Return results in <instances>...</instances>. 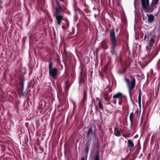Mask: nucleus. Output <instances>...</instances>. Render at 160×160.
<instances>
[{"label": "nucleus", "mask_w": 160, "mask_h": 160, "mask_svg": "<svg viewBox=\"0 0 160 160\" xmlns=\"http://www.w3.org/2000/svg\"><path fill=\"white\" fill-rule=\"evenodd\" d=\"M74 10L77 12L78 13H79L81 12L82 11L79 8H78V6L75 7H74Z\"/></svg>", "instance_id": "obj_28"}, {"label": "nucleus", "mask_w": 160, "mask_h": 160, "mask_svg": "<svg viewBox=\"0 0 160 160\" xmlns=\"http://www.w3.org/2000/svg\"><path fill=\"white\" fill-rule=\"evenodd\" d=\"M85 59H87V63H88V62L89 61V60L88 59V57H85L84 58V59L85 60Z\"/></svg>", "instance_id": "obj_40"}, {"label": "nucleus", "mask_w": 160, "mask_h": 160, "mask_svg": "<svg viewBox=\"0 0 160 160\" xmlns=\"http://www.w3.org/2000/svg\"><path fill=\"white\" fill-rule=\"evenodd\" d=\"M101 47L102 48L104 49H107L108 48V46L107 45L105 41H102L100 43Z\"/></svg>", "instance_id": "obj_15"}, {"label": "nucleus", "mask_w": 160, "mask_h": 160, "mask_svg": "<svg viewBox=\"0 0 160 160\" xmlns=\"http://www.w3.org/2000/svg\"><path fill=\"white\" fill-rule=\"evenodd\" d=\"M128 148L130 151L133 150V148L134 147V144L132 141L130 139L128 140Z\"/></svg>", "instance_id": "obj_9"}, {"label": "nucleus", "mask_w": 160, "mask_h": 160, "mask_svg": "<svg viewBox=\"0 0 160 160\" xmlns=\"http://www.w3.org/2000/svg\"><path fill=\"white\" fill-rule=\"evenodd\" d=\"M58 98H59V101H60V102H61V100H60V98H59V97H58Z\"/></svg>", "instance_id": "obj_47"}, {"label": "nucleus", "mask_w": 160, "mask_h": 160, "mask_svg": "<svg viewBox=\"0 0 160 160\" xmlns=\"http://www.w3.org/2000/svg\"><path fill=\"white\" fill-rule=\"evenodd\" d=\"M107 70V67H105L104 68V71L105 72H106Z\"/></svg>", "instance_id": "obj_41"}, {"label": "nucleus", "mask_w": 160, "mask_h": 160, "mask_svg": "<svg viewBox=\"0 0 160 160\" xmlns=\"http://www.w3.org/2000/svg\"><path fill=\"white\" fill-rule=\"evenodd\" d=\"M156 37L155 28L149 32L148 38L149 37H150V38L149 40L148 45L146 47V49L147 50H151L155 41Z\"/></svg>", "instance_id": "obj_4"}, {"label": "nucleus", "mask_w": 160, "mask_h": 160, "mask_svg": "<svg viewBox=\"0 0 160 160\" xmlns=\"http://www.w3.org/2000/svg\"><path fill=\"white\" fill-rule=\"evenodd\" d=\"M157 64L158 65V67L159 68H160V59L158 61Z\"/></svg>", "instance_id": "obj_39"}, {"label": "nucleus", "mask_w": 160, "mask_h": 160, "mask_svg": "<svg viewBox=\"0 0 160 160\" xmlns=\"http://www.w3.org/2000/svg\"><path fill=\"white\" fill-rule=\"evenodd\" d=\"M95 133L93 131L92 127V126H91L89 128L88 131L87 136L86 137L88 139V138H89L90 135H93Z\"/></svg>", "instance_id": "obj_16"}, {"label": "nucleus", "mask_w": 160, "mask_h": 160, "mask_svg": "<svg viewBox=\"0 0 160 160\" xmlns=\"http://www.w3.org/2000/svg\"><path fill=\"white\" fill-rule=\"evenodd\" d=\"M65 89L66 91H68L71 86V84L69 80H67L65 82Z\"/></svg>", "instance_id": "obj_18"}, {"label": "nucleus", "mask_w": 160, "mask_h": 160, "mask_svg": "<svg viewBox=\"0 0 160 160\" xmlns=\"http://www.w3.org/2000/svg\"><path fill=\"white\" fill-rule=\"evenodd\" d=\"M79 14L82 17L84 18L86 16L85 14L82 11Z\"/></svg>", "instance_id": "obj_32"}, {"label": "nucleus", "mask_w": 160, "mask_h": 160, "mask_svg": "<svg viewBox=\"0 0 160 160\" xmlns=\"http://www.w3.org/2000/svg\"><path fill=\"white\" fill-rule=\"evenodd\" d=\"M93 10H97V9H96L95 7H94V8H93Z\"/></svg>", "instance_id": "obj_45"}, {"label": "nucleus", "mask_w": 160, "mask_h": 160, "mask_svg": "<svg viewBox=\"0 0 160 160\" xmlns=\"http://www.w3.org/2000/svg\"><path fill=\"white\" fill-rule=\"evenodd\" d=\"M153 6V5H152V4H151V5L150 6H149V5L148 7H146V9H144V10L146 12H151L154 10Z\"/></svg>", "instance_id": "obj_13"}, {"label": "nucleus", "mask_w": 160, "mask_h": 160, "mask_svg": "<svg viewBox=\"0 0 160 160\" xmlns=\"http://www.w3.org/2000/svg\"><path fill=\"white\" fill-rule=\"evenodd\" d=\"M46 105V102L44 100H42L39 102V108H44Z\"/></svg>", "instance_id": "obj_21"}, {"label": "nucleus", "mask_w": 160, "mask_h": 160, "mask_svg": "<svg viewBox=\"0 0 160 160\" xmlns=\"http://www.w3.org/2000/svg\"><path fill=\"white\" fill-rule=\"evenodd\" d=\"M87 75L86 73H83L82 75L80 74V76L79 79V81L84 83H85V81L87 79Z\"/></svg>", "instance_id": "obj_11"}, {"label": "nucleus", "mask_w": 160, "mask_h": 160, "mask_svg": "<svg viewBox=\"0 0 160 160\" xmlns=\"http://www.w3.org/2000/svg\"><path fill=\"white\" fill-rule=\"evenodd\" d=\"M159 0H152V5L155 6L158 2Z\"/></svg>", "instance_id": "obj_31"}, {"label": "nucleus", "mask_w": 160, "mask_h": 160, "mask_svg": "<svg viewBox=\"0 0 160 160\" xmlns=\"http://www.w3.org/2000/svg\"><path fill=\"white\" fill-rule=\"evenodd\" d=\"M63 7H55V11L53 12V15H61L60 13L62 11H63Z\"/></svg>", "instance_id": "obj_8"}, {"label": "nucleus", "mask_w": 160, "mask_h": 160, "mask_svg": "<svg viewBox=\"0 0 160 160\" xmlns=\"http://www.w3.org/2000/svg\"><path fill=\"white\" fill-rule=\"evenodd\" d=\"M141 3L142 7L144 10V9H146V7L149 5V0H141Z\"/></svg>", "instance_id": "obj_10"}, {"label": "nucleus", "mask_w": 160, "mask_h": 160, "mask_svg": "<svg viewBox=\"0 0 160 160\" xmlns=\"http://www.w3.org/2000/svg\"><path fill=\"white\" fill-rule=\"evenodd\" d=\"M101 112H100V115H101Z\"/></svg>", "instance_id": "obj_56"}, {"label": "nucleus", "mask_w": 160, "mask_h": 160, "mask_svg": "<svg viewBox=\"0 0 160 160\" xmlns=\"http://www.w3.org/2000/svg\"><path fill=\"white\" fill-rule=\"evenodd\" d=\"M136 112H138H138H139V111H138V110H137L136 111Z\"/></svg>", "instance_id": "obj_48"}, {"label": "nucleus", "mask_w": 160, "mask_h": 160, "mask_svg": "<svg viewBox=\"0 0 160 160\" xmlns=\"http://www.w3.org/2000/svg\"><path fill=\"white\" fill-rule=\"evenodd\" d=\"M129 77V78L125 77L124 80L128 89L129 96L131 98L132 92L134 88L136 85V79L132 75H130Z\"/></svg>", "instance_id": "obj_2"}, {"label": "nucleus", "mask_w": 160, "mask_h": 160, "mask_svg": "<svg viewBox=\"0 0 160 160\" xmlns=\"http://www.w3.org/2000/svg\"><path fill=\"white\" fill-rule=\"evenodd\" d=\"M24 79L23 78H21L20 79V82L19 84L20 85V87L19 88V90H20L22 93V92L23 91V89H24ZM22 95L23 96L24 95L22 94Z\"/></svg>", "instance_id": "obj_12"}, {"label": "nucleus", "mask_w": 160, "mask_h": 160, "mask_svg": "<svg viewBox=\"0 0 160 160\" xmlns=\"http://www.w3.org/2000/svg\"><path fill=\"white\" fill-rule=\"evenodd\" d=\"M99 108L102 110H103L104 108L102 105V102L101 99H99L98 102Z\"/></svg>", "instance_id": "obj_23"}, {"label": "nucleus", "mask_w": 160, "mask_h": 160, "mask_svg": "<svg viewBox=\"0 0 160 160\" xmlns=\"http://www.w3.org/2000/svg\"><path fill=\"white\" fill-rule=\"evenodd\" d=\"M110 37L111 42L110 52L112 55H116L117 54L116 48L118 46L121 45V42L120 40H118L116 37L113 27L110 31Z\"/></svg>", "instance_id": "obj_1"}, {"label": "nucleus", "mask_w": 160, "mask_h": 160, "mask_svg": "<svg viewBox=\"0 0 160 160\" xmlns=\"http://www.w3.org/2000/svg\"><path fill=\"white\" fill-rule=\"evenodd\" d=\"M36 125L37 127V128L40 125L39 124V119H37L36 121Z\"/></svg>", "instance_id": "obj_34"}, {"label": "nucleus", "mask_w": 160, "mask_h": 160, "mask_svg": "<svg viewBox=\"0 0 160 160\" xmlns=\"http://www.w3.org/2000/svg\"><path fill=\"white\" fill-rule=\"evenodd\" d=\"M59 91H60V88H59Z\"/></svg>", "instance_id": "obj_52"}, {"label": "nucleus", "mask_w": 160, "mask_h": 160, "mask_svg": "<svg viewBox=\"0 0 160 160\" xmlns=\"http://www.w3.org/2000/svg\"><path fill=\"white\" fill-rule=\"evenodd\" d=\"M113 100L112 102L115 105H116L117 103V99H119L118 103L119 105H121L123 102L127 100L126 97L121 92H118L115 94L113 96Z\"/></svg>", "instance_id": "obj_5"}, {"label": "nucleus", "mask_w": 160, "mask_h": 160, "mask_svg": "<svg viewBox=\"0 0 160 160\" xmlns=\"http://www.w3.org/2000/svg\"><path fill=\"white\" fill-rule=\"evenodd\" d=\"M95 128H96V127L95 126H94Z\"/></svg>", "instance_id": "obj_57"}, {"label": "nucleus", "mask_w": 160, "mask_h": 160, "mask_svg": "<svg viewBox=\"0 0 160 160\" xmlns=\"http://www.w3.org/2000/svg\"><path fill=\"white\" fill-rule=\"evenodd\" d=\"M141 89H140L138 97V104L140 107L141 106Z\"/></svg>", "instance_id": "obj_20"}, {"label": "nucleus", "mask_w": 160, "mask_h": 160, "mask_svg": "<svg viewBox=\"0 0 160 160\" xmlns=\"http://www.w3.org/2000/svg\"><path fill=\"white\" fill-rule=\"evenodd\" d=\"M92 142V139L91 138H89L87 140L85 144V151L86 153V158L87 159L88 153L89 151V147L91 145Z\"/></svg>", "instance_id": "obj_6"}, {"label": "nucleus", "mask_w": 160, "mask_h": 160, "mask_svg": "<svg viewBox=\"0 0 160 160\" xmlns=\"http://www.w3.org/2000/svg\"><path fill=\"white\" fill-rule=\"evenodd\" d=\"M64 26H62V28H64Z\"/></svg>", "instance_id": "obj_46"}, {"label": "nucleus", "mask_w": 160, "mask_h": 160, "mask_svg": "<svg viewBox=\"0 0 160 160\" xmlns=\"http://www.w3.org/2000/svg\"><path fill=\"white\" fill-rule=\"evenodd\" d=\"M114 134L116 136L118 137L121 136V132L117 128H115L114 129Z\"/></svg>", "instance_id": "obj_22"}, {"label": "nucleus", "mask_w": 160, "mask_h": 160, "mask_svg": "<svg viewBox=\"0 0 160 160\" xmlns=\"http://www.w3.org/2000/svg\"><path fill=\"white\" fill-rule=\"evenodd\" d=\"M140 126H141L142 124V123H143V119L142 118H141V120H140Z\"/></svg>", "instance_id": "obj_38"}, {"label": "nucleus", "mask_w": 160, "mask_h": 160, "mask_svg": "<svg viewBox=\"0 0 160 160\" xmlns=\"http://www.w3.org/2000/svg\"><path fill=\"white\" fill-rule=\"evenodd\" d=\"M111 98V96H109L108 92H105L104 93V99L105 101L107 102L110 101Z\"/></svg>", "instance_id": "obj_14"}, {"label": "nucleus", "mask_w": 160, "mask_h": 160, "mask_svg": "<svg viewBox=\"0 0 160 160\" xmlns=\"http://www.w3.org/2000/svg\"><path fill=\"white\" fill-rule=\"evenodd\" d=\"M83 94H84V98L83 100H82V102H83V103H84V102L87 99V91L86 90H84L83 92Z\"/></svg>", "instance_id": "obj_24"}, {"label": "nucleus", "mask_w": 160, "mask_h": 160, "mask_svg": "<svg viewBox=\"0 0 160 160\" xmlns=\"http://www.w3.org/2000/svg\"><path fill=\"white\" fill-rule=\"evenodd\" d=\"M53 16L55 18L58 25L60 26L61 25V22L63 19V14L53 15Z\"/></svg>", "instance_id": "obj_7"}, {"label": "nucleus", "mask_w": 160, "mask_h": 160, "mask_svg": "<svg viewBox=\"0 0 160 160\" xmlns=\"http://www.w3.org/2000/svg\"><path fill=\"white\" fill-rule=\"evenodd\" d=\"M135 115L133 113V112H132L130 114V116H129V119L131 122V131L132 129V123H133V118L134 117Z\"/></svg>", "instance_id": "obj_17"}, {"label": "nucleus", "mask_w": 160, "mask_h": 160, "mask_svg": "<svg viewBox=\"0 0 160 160\" xmlns=\"http://www.w3.org/2000/svg\"><path fill=\"white\" fill-rule=\"evenodd\" d=\"M72 103L73 105V110H72V113H74L75 112V110H76L77 106L76 105L75 102L74 101H72Z\"/></svg>", "instance_id": "obj_27"}, {"label": "nucleus", "mask_w": 160, "mask_h": 160, "mask_svg": "<svg viewBox=\"0 0 160 160\" xmlns=\"http://www.w3.org/2000/svg\"><path fill=\"white\" fill-rule=\"evenodd\" d=\"M148 17V22L149 23H152L154 19V16L152 14H147Z\"/></svg>", "instance_id": "obj_19"}, {"label": "nucleus", "mask_w": 160, "mask_h": 160, "mask_svg": "<svg viewBox=\"0 0 160 160\" xmlns=\"http://www.w3.org/2000/svg\"><path fill=\"white\" fill-rule=\"evenodd\" d=\"M3 2L2 0H0V8H2V4Z\"/></svg>", "instance_id": "obj_36"}, {"label": "nucleus", "mask_w": 160, "mask_h": 160, "mask_svg": "<svg viewBox=\"0 0 160 160\" xmlns=\"http://www.w3.org/2000/svg\"><path fill=\"white\" fill-rule=\"evenodd\" d=\"M85 12H86L87 13H89L91 12L90 11L89 9L88 8H86L84 10Z\"/></svg>", "instance_id": "obj_33"}, {"label": "nucleus", "mask_w": 160, "mask_h": 160, "mask_svg": "<svg viewBox=\"0 0 160 160\" xmlns=\"http://www.w3.org/2000/svg\"><path fill=\"white\" fill-rule=\"evenodd\" d=\"M98 11L99 12L100 10L99 9H98Z\"/></svg>", "instance_id": "obj_50"}, {"label": "nucleus", "mask_w": 160, "mask_h": 160, "mask_svg": "<svg viewBox=\"0 0 160 160\" xmlns=\"http://www.w3.org/2000/svg\"><path fill=\"white\" fill-rule=\"evenodd\" d=\"M145 66L143 67H142V68H143Z\"/></svg>", "instance_id": "obj_53"}, {"label": "nucleus", "mask_w": 160, "mask_h": 160, "mask_svg": "<svg viewBox=\"0 0 160 160\" xmlns=\"http://www.w3.org/2000/svg\"><path fill=\"white\" fill-rule=\"evenodd\" d=\"M84 18L86 20H87L88 22H90V20H89V19L88 18H87L86 16H85L84 17Z\"/></svg>", "instance_id": "obj_37"}, {"label": "nucleus", "mask_w": 160, "mask_h": 160, "mask_svg": "<svg viewBox=\"0 0 160 160\" xmlns=\"http://www.w3.org/2000/svg\"><path fill=\"white\" fill-rule=\"evenodd\" d=\"M123 137H125V135H123Z\"/></svg>", "instance_id": "obj_51"}, {"label": "nucleus", "mask_w": 160, "mask_h": 160, "mask_svg": "<svg viewBox=\"0 0 160 160\" xmlns=\"http://www.w3.org/2000/svg\"><path fill=\"white\" fill-rule=\"evenodd\" d=\"M48 62L49 76L54 79H56L58 75V70L57 68H53V62L51 61V58L49 59Z\"/></svg>", "instance_id": "obj_3"}, {"label": "nucleus", "mask_w": 160, "mask_h": 160, "mask_svg": "<svg viewBox=\"0 0 160 160\" xmlns=\"http://www.w3.org/2000/svg\"><path fill=\"white\" fill-rule=\"evenodd\" d=\"M142 153L141 155V156H140L139 157V158H140V157L141 156H142Z\"/></svg>", "instance_id": "obj_49"}, {"label": "nucleus", "mask_w": 160, "mask_h": 160, "mask_svg": "<svg viewBox=\"0 0 160 160\" xmlns=\"http://www.w3.org/2000/svg\"><path fill=\"white\" fill-rule=\"evenodd\" d=\"M109 92H112V89L110 88H109Z\"/></svg>", "instance_id": "obj_44"}, {"label": "nucleus", "mask_w": 160, "mask_h": 160, "mask_svg": "<svg viewBox=\"0 0 160 160\" xmlns=\"http://www.w3.org/2000/svg\"><path fill=\"white\" fill-rule=\"evenodd\" d=\"M59 1L63 2V4H62L63 8L64 9H66V7L67 5V2L64 0H59Z\"/></svg>", "instance_id": "obj_25"}, {"label": "nucleus", "mask_w": 160, "mask_h": 160, "mask_svg": "<svg viewBox=\"0 0 160 160\" xmlns=\"http://www.w3.org/2000/svg\"><path fill=\"white\" fill-rule=\"evenodd\" d=\"M81 65L80 67V68L81 69V72H80V74L81 75H82V74L83 73V70L84 68V65H82V63H80Z\"/></svg>", "instance_id": "obj_26"}, {"label": "nucleus", "mask_w": 160, "mask_h": 160, "mask_svg": "<svg viewBox=\"0 0 160 160\" xmlns=\"http://www.w3.org/2000/svg\"><path fill=\"white\" fill-rule=\"evenodd\" d=\"M67 24L68 25V24ZM69 24V22H68V25Z\"/></svg>", "instance_id": "obj_55"}, {"label": "nucleus", "mask_w": 160, "mask_h": 160, "mask_svg": "<svg viewBox=\"0 0 160 160\" xmlns=\"http://www.w3.org/2000/svg\"><path fill=\"white\" fill-rule=\"evenodd\" d=\"M86 160H87V159H86Z\"/></svg>", "instance_id": "obj_58"}, {"label": "nucleus", "mask_w": 160, "mask_h": 160, "mask_svg": "<svg viewBox=\"0 0 160 160\" xmlns=\"http://www.w3.org/2000/svg\"><path fill=\"white\" fill-rule=\"evenodd\" d=\"M67 24L68 25V24ZM69 24V22H68V25Z\"/></svg>", "instance_id": "obj_54"}, {"label": "nucleus", "mask_w": 160, "mask_h": 160, "mask_svg": "<svg viewBox=\"0 0 160 160\" xmlns=\"http://www.w3.org/2000/svg\"><path fill=\"white\" fill-rule=\"evenodd\" d=\"M147 37V35L146 34H145V36H144V40H145L146 39Z\"/></svg>", "instance_id": "obj_42"}, {"label": "nucleus", "mask_w": 160, "mask_h": 160, "mask_svg": "<svg viewBox=\"0 0 160 160\" xmlns=\"http://www.w3.org/2000/svg\"><path fill=\"white\" fill-rule=\"evenodd\" d=\"M93 160H99V155L98 152L94 157Z\"/></svg>", "instance_id": "obj_29"}, {"label": "nucleus", "mask_w": 160, "mask_h": 160, "mask_svg": "<svg viewBox=\"0 0 160 160\" xmlns=\"http://www.w3.org/2000/svg\"><path fill=\"white\" fill-rule=\"evenodd\" d=\"M55 3L56 4V6L55 7H60L62 6L60 5V2L58 0H55Z\"/></svg>", "instance_id": "obj_30"}, {"label": "nucleus", "mask_w": 160, "mask_h": 160, "mask_svg": "<svg viewBox=\"0 0 160 160\" xmlns=\"http://www.w3.org/2000/svg\"><path fill=\"white\" fill-rule=\"evenodd\" d=\"M74 4H73V7L77 6V3L76 1V0H73Z\"/></svg>", "instance_id": "obj_35"}, {"label": "nucleus", "mask_w": 160, "mask_h": 160, "mask_svg": "<svg viewBox=\"0 0 160 160\" xmlns=\"http://www.w3.org/2000/svg\"><path fill=\"white\" fill-rule=\"evenodd\" d=\"M85 157H83L82 158L81 160H85Z\"/></svg>", "instance_id": "obj_43"}]
</instances>
